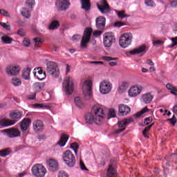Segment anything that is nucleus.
<instances>
[{
  "label": "nucleus",
  "mask_w": 177,
  "mask_h": 177,
  "mask_svg": "<svg viewBox=\"0 0 177 177\" xmlns=\"http://www.w3.org/2000/svg\"><path fill=\"white\" fill-rule=\"evenodd\" d=\"M75 103L76 106L80 109H82V107H84V102H82V100L80 97H76L75 98Z\"/></svg>",
  "instance_id": "e433bc0d"
},
{
  "label": "nucleus",
  "mask_w": 177,
  "mask_h": 177,
  "mask_svg": "<svg viewBox=\"0 0 177 177\" xmlns=\"http://www.w3.org/2000/svg\"><path fill=\"white\" fill-rule=\"evenodd\" d=\"M150 111V109L147 108V106L145 107L144 109H142L140 111H139L137 113H135L133 115L134 118H140V117H143V115L145 114V113H147Z\"/></svg>",
  "instance_id": "7c9ffc66"
},
{
  "label": "nucleus",
  "mask_w": 177,
  "mask_h": 177,
  "mask_svg": "<svg viewBox=\"0 0 177 177\" xmlns=\"http://www.w3.org/2000/svg\"><path fill=\"white\" fill-rule=\"evenodd\" d=\"M151 127H153V124L145 127V129L142 131V135L145 138H149V135H147V132H149V131H150V129H151Z\"/></svg>",
  "instance_id": "79ce46f5"
},
{
  "label": "nucleus",
  "mask_w": 177,
  "mask_h": 177,
  "mask_svg": "<svg viewBox=\"0 0 177 177\" xmlns=\"http://www.w3.org/2000/svg\"><path fill=\"white\" fill-rule=\"evenodd\" d=\"M113 89V84L107 80H102L99 84V91L101 95H108Z\"/></svg>",
  "instance_id": "20e7f679"
},
{
  "label": "nucleus",
  "mask_w": 177,
  "mask_h": 177,
  "mask_svg": "<svg viewBox=\"0 0 177 177\" xmlns=\"http://www.w3.org/2000/svg\"><path fill=\"white\" fill-rule=\"evenodd\" d=\"M133 39V35L131 32H126L122 34L119 39V45L121 48L125 49L128 48L132 44V40Z\"/></svg>",
  "instance_id": "f03ea898"
},
{
  "label": "nucleus",
  "mask_w": 177,
  "mask_h": 177,
  "mask_svg": "<svg viewBox=\"0 0 177 177\" xmlns=\"http://www.w3.org/2000/svg\"><path fill=\"white\" fill-rule=\"evenodd\" d=\"M10 118H12V121H15V122H17L20 118H21V112H12L10 114Z\"/></svg>",
  "instance_id": "cd10ccee"
},
{
  "label": "nucleus",
  "mask_w": 177,
  "mask_h": 177,
  "mask_svg": "<svg viewBox=\"0 0 177 177\" xmlns=\"http://www.w3.org/2000/svg\"><path fill=\"white\" fill-rule=\"evenodd\" d=\"M1 132L3 133V135H6V136L10 138H18V136H20L21 135L20 130L17 128L3 129L1 131Z\"/></svg>",
  "instance_id": "f8f14e48"
},
{
  "label": "nucleus",
  "mask_w": 177,
  "mask_h": 177,
  "mask_svg": "<svg viewBox=\"0 0 177 177\" xmlns=\"http://www.w3.org/2000/svg\"><path fill=\"white\" fill-rule=\"evenodd\" d=\"M166 88H167V89H168V91H170V93L172 95H174L175 96H176L177 89L176 88L175 86H174L172 84L168 83L166 84Z\"/></svg>",
  "instance_id": "f704fd0d"
},
{
  "label": "nucleus",
  "mask_w": 177,
  "mask_h": 177,
  "mask_svg": "<svg viewBox=\"0 0 177 177\" xmlns=\"http://www.w3.org/2000/svg\"><path fill=\"white\" fill-rule=\"evenodd\" d=\"M131 122H133V119L132 118H129L118 122V126L119 128H123V129H126L127 126L129 125Z\"/></svg>",
  "instance_id": "5701e85b"
},
{
  "label": "nucleus",
  "mask_w": 177,
  "mask_h": 177,
  "mask_svg": "<svg viewBox=\"0 0 177 177\" xmlns=\"http://www.w3.org/2000/svg\"><path fill=\"white\" fill-rule=\"evenodd\" d=\"M32 127L35 132L37 133L42 132L45 128V126L44 125V122L41 120H35L32 122Z\"/></svg>",
  "instance_id": "6ab92c4d"
},
{
  "label": "nucleus",
  "mask_w": 177,
  "mask_h": 177,
  "mask_svg": "<svg viewBox=\"0 0 177 177\" xmlns=\"http://www.w3.org/2000/svg\"><path fill=\"white\" fill-rule=\"evenodd\" d=\"M145 4L146 6H149L151 8H154L156 6V3L153 0H145Z\"/></svg>",
  "instance_id": "c03bdc74"
},
{
  "label": "nucleus",
  "mask_w": 177,
  "mask_h": 177,
  "mask_svg": "<svg viewBox=\"0 0 177 177\" xmlns=\"http://www.w3.org/2000/svg\"><path fill=\"white\" fill-rule=\"evenodd\" d=\"M26 3L28 9H31L35 5V0H26Z\"/></svg>",
  "instance_id": "a18cd8bd"
},
{
  "label": "nucleus",
  "mask_w": 177,
  "mask_h": 177,
  "mask_svg": "<svg viewBox=\"0 0 177 177\" xmlns=\"http://www.w3.org/2000/svg\"><path fill=\"white\" fill-rule=\"evenodd\" d=\"M20 70L21 68L18 64L8 65L6 68V73L10 77H15L20 73Z\"/></svg>",
  "instance_id": "9b49d317"
},
{
  "label": "nucleus",
  "mask_w": 177,
  "mask_h": 177,
  "mask_svg": "<svg viewBox=\"0 0 177 177\" xmlns=\"http://www.w3.org/2000/svg\"><path fill=\"white\" fill-rule=\"evenodd\" d=\"M82 8L86 11H88L91 9V1L89 0H81Z\"/></svg>",
  "instance_id": "2f4dec72"
},
{
  "label": "nucleus",
  "mask_w": 177,
  "mask_h": 177,
  "mask_svg": "<svg viewBox=\"0 0 177 177\" xmlns=\"http://www.w3.org/2000/svg\"><path fill=\"white\" fill-rule=\"evenodd\" d=\"M80 148V145L77 144V142H73L71 145V149H73V150L75 151V154L78 153V149Z\"/></svg>",
  "instance_id": "37998d69"
},
{
  "label": "nucleus",
  "mask_w": 177,
  "mask_h": 177,
  "mask_svg": "<svg viewBox=\"0 0 177 177\" xmlns=\"http://www.w3.org/2000/svg\"><path fill=\"white\" fill-rule=\"evenodd\" d=\"M17 34L21 37H24V35H26V32H24L23 29H19L17 32Z\"/></svg>",
  "instance_id": "680f3d73"
},
{
  "label": "nucleus",
  "mask_w": 177,
  "mask_h": 177,
  "mask_svg": "<svg viewBox=\"0 0 177 177\" xmlns=\"http://www.w3.org/2000/svg\"><path fill=\"white\" fill-rule=\"evenodd\" d=\"M31 73V68H26L25 69L23 70L22 71V78H24V80H30V74Z\"/></svg>",
  "instance_id": "c85d7f7f"
},
{
  "label": "nucleus",
  "mask_w": 177,
  "mask_h": 177,
  "mask_svg": "<svg viewBox=\"0 0 177 177\" xmlns=\"http://www.w3.org/2000/svg\"><path fill=\"white\" fill-rule=\"evenodd\" d=\"M97 6L101 13H109V12H110V7L109 6V4H107L106 0L100 1V3L97 4Z\"/></svg>",
  "instance_id": "a211bd4d"
},
{
  "label": "nucleus",
  "mask_w": 177,
  "mask_h": 177,
  "mask_svg": "<svg viewBox=\"0 0 177 177\" xmlns=\"http://www.w3.org/2000/svg\"><path fill=\"white\" fill-rule=\"evenodd\" d=\"M28 99H29V100H34V99H35V94L29 95Z\"/></svg>",
  "instance_id": "338daca9"
},
{
  "label": "nucleus",
  "mask_w": 177,
  "mask_h": 177,
  "mask_svg": "<svg viewBox=\"0 0 177 177\" xmlns=\"http://www.w3.org/2000/svg\"><path fill=\"white\" fill-rule=\"evenodd\" d=\"M30 39H27V38H25L23 41V45L24 46H26V47H28L30 46Z\"/></svg>",
  "instance_id": "864d4df0"
},
{
  "label": "nucleus",
  "mask_w": 177,
  "mask_h": 177,
  "mask_svg": "<svg viewBox=\"0 0 177 177\" xmlns=\"http://www.w3.org/2000/svg\"><path fill=\"white\" fill-rule=\"evenodd\" d=\"M67 140H68V136L66 134H62L61 136V138L59 140V142L57 143L58 146H60V147H64L66 146V144L67 143Z\"/></svg>",
  "instance_id": "a878e982"
},
{
  "label": "nucleus",
  "mask_w": 177,
  "mask_h": 177,
  "mask_svg": "<svg viewBox=\"0 0 177 177\" xmlns=\"http://www.w3.org/2000/svg\"><path fill=\"white\" fill-rule=\"evenodd\" d=\"M21 15H22L24 17H26V19H29V17L31 16L30 14V10H28L27 8H22Z\"/></svg>",
  "instance_id": "4c0bfd02"
},
{
  "label": "nucleus",
  "mask_w": 177,
  "mask_h": 177,
  "mask_svg": "<svg viewBox=\"0 0 177 177\" xmlns=\"http://www.w3.org/2000/svg\"><path fill=\"white\" fill-rule=\"evenodd\" d=\"M44 86H45V83L44 82H36L33 84V88L35 89V91H37V92H39V91H42Z\"/></svg>",
  "instance_id": "473e14b6"
},
{
  "label": "nucleus",
  "mask_w": 177,
  "mask_h": 177,
  "mask_svg": "<svg viewBox=\"0 0 177 177\" xmlns=\"http://www.w3.org/2000/svg\"><path fill=\"white\" fill-rule=\"evenodd\" d=\"M63 89L66 95H71L74 91V78L66 76L63 82Z\"/></svg>",
  "instance_id": "7ed1b4c3"
},
{
  "label": "nucleus",
  "mask_w": 177,
  "mask_h": 177,
  "mask_svg": "<svg viewBox=\"0 0 177 177\" xmlns=\"http://www.w3.org/2000/svg\"><path fill=\"white\" fill-rule=\"evenodd\" d=\"M34 42L35 43V48H38L39 46V44H42V40L39 39V37H35L33 39Z\"/></svg>",
  "instance_id": "49530a36"
},
{
  "label": "nucleus",
  "mask_w": 177,
  "mask_h": 177,
  "mask_svg": "<svg viewBox=\"0 0 177 177\" xmlns=\"http://www.w3.org/2000/svg\"><path fill=\"white\" fill-rule=\"evenodd\" d=\"M126 24L124 22L122 21H117L115 23V27H122V26H125Z\"/></svg>",
  "instance_id": "052dcab7"
},
{
  "label": "nucleus",
  "mask_w": 177,
  "mask_h": 177,
  "mask_svg": "<svg viewBox=\"0 0 177 177\" xmlns=\"http://www.w3.org/2000/svg\"><path fill=\"white\" fill-rule=\"evenodd\" d=\"M120 115H128L131 113V108L125 104H120L118 106Z\"/></svg>",
  "instance_id": "aec40b11"
},
{
  "label": "nucleus",
  "mask_w": 177,
  "mask_h": 177,
  "mask_svg": "<svg viewBox=\"0 0 177 177\" xmlns=\"http://www.w3.org/2000/svg\"><path fill=\"white\" fill-rule=\"evenodd\" d=\"M0 25L1 26V27H3V28H5L6 30H10V24L9 23H5V22H0Z\"/></svg>",
  "instance_id": "de8ad7c7"
},
{
  "label": "nucleus",
  "mask_w": 177,
  "mask_h": 177,
  "mask_svg": "<svg viewBox=\"0 0 177 177\" xmlns=\"http://www.w3.org/2000/svg\"><path fill=\"white\" fill-rule=\"evenodd\" d=\"M60 26L59 21H53L49 25V30H57Z\"/></svg>",
  "instance_id": "72a5a7b5"
},
{
  "label": "nucleus",
  "mask_w": 177,
  "mask_h": 177,
  "mask_svg": "<svg viewBox=\"0 0 177 177\" xmlns=\"http://www.w3.org/2000/svg\"><path fill=\"white\" fill-rule=\"evenodd\" d=\"M58 177H68V174L66 171H59Z\"/></svg>",
  "instance_id": "4d7b16f0"
},
{
  "label": "nucleus",
  "mask_w": 177,
  "mask_h": 177,
  "mask_svg": "<svg viewBox=\"0 0 177 177\" xmlns=\"http://www.w3.org/2000/svg\"><path fill=\"white\" fill-rule=\"evenodd\" d=\"M142 91H143V86L136 84L130 87L127 93L129 97H137V96L142 93Z\"/></svg>",
  "instance_id": "9d476101"
},
{
  "label": "nucleus",
  "mask_w": 177,
  "mask_h": 177,
  "mask_svg": "<svg viewBox=\"0 0 177 177\" xmlns=\"http://www.w3.org/2000/svg\"><path fill=\"white\" fill-rule=\"evenodd\" d=\"M65 67H66V74H68V73H70V71L71 70V66L68 64H66Z\"/></svg>",
  "instance_id": "0e129e2a"
},
{
  "label": "nucleus",
  "mask_w": 177,
  "mask_h": 177,
  "mask_svg": "<svg viewBox=\"0 0 177 177\" xmlns=\"http://www.w3.org/2000/svg\"><path fill=\"white\" fill-rule=\"evenodd\" d=\"M10 150L9 149H3L0 151V157H8L10 154Z\"/></svg>",
  "instance_id": "58836bf2"
},
{
  "label": "nucleus",
  "mask_w": 177,
  "mask_h": 177,
  "mask_svg": "<svg viewBox=\"0 0 177 177\" xmlns=\"http://www.w3.org/2000/svg\"><path fill=\"white\" fill-rule=\"evenodd\" d=\"M30 124H31V120H30L29 118L24 119L21 122H19L21 131H22V132H26V131L28 129Z\"/></svg>",
  "instance_id": "412c9836"
},
{
  "label": "nucleus",
  "mask_w": 177,
  "mask_h": 177,
  "mask_svg": "<svg viewBox=\"0 0 177 177\" xmlns=\"http://www.w3.org/2000/svg\"><path fill=\"white\" fill-rule=\"evenodd\" d=\"M171 8H177V0L174 1L171 3Z\"/></svg>",
  "instance_id": "774afa93"
},
{
  "label": "nucleus",
  "mask_w": 177,
  "mask_h": 177,
  "mask_svg": "<svg viewBox=\"0 0 177 177\" xmlns=\"http://www.w3.org/2000/svg\"><path fill=\"white\" fill-rule=\"evenodd\" d=\"M92 80H86L83 82L82 92L86 100L92 97Z\"/></svg>",
  "instance_id": "39448f33"
},
{
  "label": "nucleus",
  "mask_w": 177,
  "mask_h": 177,
  "mask_svg": "<svg viewBox=\"0 0 177 177\" xmlns=\"http://www.w3.org/2000/svg\"><path fill=\"white\" fill-rule=\"evenodd\" d=\"M109 118H114V117H115V111H114V109H111L109 111Z\"/></svg>",
  "instance_id": "5fc2aeb1"
},
{
  "label": "nucleus",
  "mask_w": 177,
  "mask_h": 177,
  "mask_svg": "<svg viewBox=\"0 0 177 177\" xmlns=\"http://www.w3.org/2000/svg\"><path fill=\"white\" fill-rule=\"evenodd\" d=\"M164 44V41L161 40H156L153 41V46H158V45H162Z\"/></svg>",
  "instance_id": "603ef678"
},
{
  "label": "nucleus",
  "mask_w": 177,
  "mask_h": 177,
  "mask_svg": "<svg viewBox=\"0 0 177 177\" xmlns=\"http://www.w3.org/2000/svg\"><path fill=\"white\" fill-rule=\"evenodd\" d=\"M172 44L169 46V48H174V46H176L177 45V37H172L171 39Z\"/></svg>",
  "instance_id": "09e8293b"
},
{
  "label": "nucleus",
  "mask_w": 177,
  "mask_h": 177,
  "mask_svg": "<svg viewBox=\"0 0 177 177\" xmlns=\"http://www.w3.org/2000/svg\"><path fill=\"white\" fill-rule=\"evenodd\" d=\"M96 27L100 30H103L106 27V18L104 17H98L95 21Z\"/></svg>",
  "instance_id": "4be33fe9"
},
{
  "label": "nucleus",
  "mask_w": 177,
  "mask_h": 177,
  "mask_svg": "<svg viewBox=\"0 0 177 177\" xmlns=\"http://www.w3.org/2000/svg\"><path fill=\"white\" fill-rule=\"evenodd\" d=\"M0 13L1 15H2V16H5L6 17H10V15L9 14V12H8L5 10H0Z\"/></svg>",
  "instance_id": "3c124183"
},
{
  "label": "nucleus",
  "mask_w": 177,
  "mask_h": 177,
  "mask_svg": "<svg viewBox=\"0 0 177 177\" xmlns=\"http://www.w3.org/2000/svg\"><path fill=\"white\" fill-rule=\"evenodd\" d=\"M147 63L149 64V66H154V62H153L151 59H147Z\"/></svg>",
  "instance_id": "69168bd1"
},
{
  "label": "nucleus",
  "mask_w": 177,
  "mask_h": 177,
  "mask_svg": "<svg viewBox=\"0 0 177 177\" xmlns=\"http://www.w3.org/2000/svg\"><path fill=\"white\" fill-rule=\"evenodd\" d=\"M37 70H39L37 72L34 73V75L37 80L39 81H42L46 77V75L45 74V72H44L43 70H41L40 68H38Z\"/></svg>",
  "instance_id": "393cba45"
},
{
  "label": "nucleus",
  "mask_w": 177,
  "mask_h": 177,
  "mask_svg": "<svg viewBox=\"0 0 177 177\" xmlns=\"http://www.w3.org/2000/svg\"><path fill=\"white\" fill-rule=\"evenodd\" d=\"M0 124L2 127H11V125H15L16 124V121L8 119H1L0 120Z\"/></svg>",
  "instance_id": "bb28decb"
},
{
  "label": "nucleus",
  "mask_w": 177,
  "mask_h": 177,
  "mask_svg": "<svg viewBox=\"0 0 177 177\" xmlns=\"http://www.w3.org/2000/svg\"><path fill=\"white\" fill-rule=\"evenodd\" d=\"M153 99H154V95L151 93H145L140 97L141 103H144V104H150L153 102Z\"/></svg>",
  "instance_id": "dca6fc26"
},
{
  "label": "nucleus",
  "mask_w": 177,
  "mask_h": 177,
  "mask_svg": "<svg viewBox=\"0 0 177 177\" xmlns=\"http://www.w3.org/2000/svg\"><path fill=\"white\" fill-rule=\"evenodd\" d=\"M167 121H169L172 125H175L176 124V118H175V115L170 119H168Z\"/></svg>",
  "instance_id": "6e6d98bb"
},
{
  "label": "nucleus",
  "mask_w": 177,
  "mask_h": 177,
  "mask_svg": "<svg viewBox=\"0 0 177 177\" xmlns=\"http://www.w3.org/2000/svg\"><path fill=\"white\" fill-rule=\"evenodd\" d=\"M80 166L82 171H88V169L86 168L85 165L84 164V162H82V160H80Z\"/></svg>",
  "instance_id": "bf43d9fd"
},
{
  "label": "nucleus",
  "mask_w": 177,
  "mask_h": 177,
  "mask_svg": "<svg viewBox=\"0 0 177 177\" xmlns=\"http://www.w3.org/2000/svg\"><path fill=\"white\" fill-rule=\"evenodd\" d=\"M102 32H102V30H95L93 32V35H94V37H100Z\"/></svg>",
  "instance_id": "13d9d810"
},
{
  "label": "nucleus",
  "mask_w": 177,
  "mask_h": 177,
  "mask_svg": "<svg viewBox=\"0 0 177 177\" xmlns=\"http://www.w3.org/2000/svg\"><path fill=\"white\" fill-rule=\"evenodd\" d=\"M102 59L105 62H111V60H118V58H113L111 57H107V56L103 57Z\"/></svg>",
  "instance_id": "8fccbe9b"
},
{
  "label": "nucleus",
  "mask_w": 177,
  "mask_h": 177,
  "mask_svg": "<svg viewBox=\"0 0 177 177\" xmlns=\"http://www.w3.org/2000/svg\"><path fill=\"white\" fill-rule=\"evenodd\" d=\"M12 84L14 86H19V85H21V80L17 77H14L12 79Z\"/></svg>",
  "instance_id": "ea45409f"
},
{
  "label": "nucleus",
  "mask_w": 177,
  "mask_h": 177,
  "mask_svg": "<svg viewBox=\"0 0 177 177\" xmlns=\"http://www.w3.org/2000/svg\"><path fill=\"white\" fill-rule=\"evenodd\" d=\"M63 160L68 167H74L75 165V158L74 154L70 150H67L64 153Z\"/></svg>",
  "instance_id": "1a4fd4ad"
},
{
  "label": "nucleus",
  "mask_w": 177,
  "mask_h": 177,
  "mask_svg": "<svg viewBox=\"0 0 177 177\" xmlns=\"http://www.w3.org/2000/svg\"><path fill=\"white\" fill-rule=\"evenodd\" d=\"M47 169L50 172H56L59 169V163L55 159H49L46 162Z\"/></svg>",
  "instance_id": "4468645a"
},
{
  "label": "nucleus",
  "mask_w": 177,
  "mask_h": 177,
  "mask_svg": "<svg viewBox=\"0 0 177 177\" xmlns=\"http://www.w3.org/2000/svg\"><path fill=\"white\" fill-rule=\"evenodd\" d=\"M104 107L100 104L93 106L91 113H88L85 116L86 124H96L100 125L104 121Z\"/></svg>",
  "instance_id": "f257e3e1"
},
{
  "label": "nucleus",
  "mask_w": 177,
  "mask_h": 177,
  "mask_svg": "<svg viewBox=\"0 0 177 177\" xmlns=\"http://www.w3.org/2000/svg\"><path fill=\"white\" fill-rule=\"evenodd\" d=\"M47 73L53 78H57L60 75V71L57 66V64L54 62L47 63Z\"/></svg>",
  "instance_id": "423d86ee"
},
{
  "label": "nucleus",
  "mask_w": 177,
  "mask_h": 177,
  "mask_svg": "<svg viewBox=\"0 0 177 177\" xmlns=\"http://www.w3.org/2000/svg\"><path fill=\"white\" fill-rule=\"evenodd\" d=\"M1 41L3 44H10L12 42H13V39L8 36L4 35L1 37Z\"/></svg>",
  "instance_id": "c9c22d12"
},
{
  "label": "nucleus",
  "mask_w": 177,
  "mask_h": 177,
  "mask_svg": "<svg viewBox=\"0 0 177 177\" xmlns=\"http://www.w3.org/2000/svg\"><path fill=\"white\" fill-rule=\"evenodd\" d=\"M104 45L105 48H110L111 45L115 42V37H114V34L111 32H107L104 35Z\"/></svg>",
  "instance_id": "ddd939ff"
},
{
  "label": "nucleus",
  "mask_w": 177,
  "mask_h": 177,
  "mask_svg": "<svg viewBox=\"0 0 177 177\" xmlns=\"http://www.w3.org/2000/svg\"><path fill=\"white\" fill-rule=\"evenodd\" d=\"M116 13H117L118 17H119V19H125V17H129V15H127L125 14V11H124V10L116 11Z\"/></svg>",
  "instance_id": "a19ab883"
},
{
  "label": "nucleus",
  "mask_w": 177,
  "mask_h": 177,
  "mask_svg": "<svg viewBox=\"0 0 177 177\" xmlns=\"http://www.w3.org/2000/svg\"><path fill=\"white\" fill-rule=\"evenodd\" d=\"M91 37H92V28H88L84 30L80 46L82 49H86L88 48V44L91 41Z\"/></svg>",
  "instance_id": "0eeeda50"
},
{
  "label": "nucleus",
  "mask_w": 177,
  "mask_h": 177,
  "mask_svg": "<svg viewBox=\"0 0 177 177\" xmlns=\"http://www.w3.org/2000/svg\"><path fill=\"white\" fill-rule=\"evenodd\" d=\"M147 50H146V46L145 45L140 46L138 48H135L131 51L126 52L127 56H131V55H139V53H141L142 55H145L146 53Z\"/></svg>",
  "instance_id": "f3484780"
},
{
  "label": "nucleus",
  "mask_w": 177,
  "mask_h": 177,
  "mask_svg": "<svg viewBox=\"0 0 177 177\" xmlns=\"http://www.w3.org/2000/svg\"><path fill=\"white\" fill-rule=\"evenodd\" d=\"M151 118H145V121H144V124L145 125H149V124H150V122H151Z\"/></svg>",
  "instance_id": "e2e57ef3"
},
{
  "label": "nucleus",
  "mask_w": 177,
  "mask_h": 177,
  "mask_svg": "<svg viewBox=\"0 0 177 177\" xmlns=\"http://www.w3.org/2000/svg\"><path fill=\"white\" fill-rule=\"evenodd\" d=\"M117 170L115 169V167L109 165L107 172H106V177H117Z\"/></svg>",
  "instance_id": "b1692460"
},
{
  "label": "nucleus",
  "mask_w": 177,
  "mask_h": 177,
  "mask_svg": "<svg viewBox=\"0 0 177 177\" xmlns=\"http://www.w3.org/2000/svg\"><path fill=\"white\" fill-rule=\"evenodd\" d=\"M46 168L41 164H36L32 167V174L36 177H45Z\"/></svg>",
  "instance_id": "6e6552de"
},
{
  "label": "nucleus",
  "mask_w": 177,
  "mask_h": 177,
  "mask_svg": "<svg viewBox=\"0 0 177 177\" xmlns=\"http://www.w3.org/2000/svg\"><path fill=\"white\" fill-rule=\"evenodd\" d=\"M129 87V84L128 82H123L122 84L119 86L118 91L120 92V93H122V92H124V91H127L128 88Z\"/></svg>",
  "instance_id": "c756f323"
},
{
  "label": "nucleus",
  "mask_w": 177,
  "mask_h": 177,
  "mask_svg": "<svg viewBox=\"0 0 177 177\" xmlns=\"http://www.w3.org/2000/svg\"><path fill=\"white\" fill-rule=\"evenodd\" d=\"M70 0H57L56 2V6L58 10H67L70 8Z\"/></svg>",
  "instance_id": "2eb2a0df"
}]
</instances>
